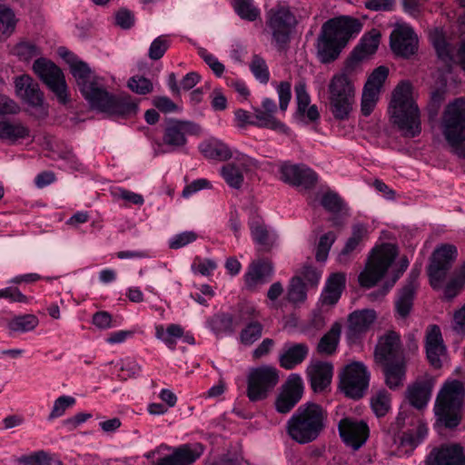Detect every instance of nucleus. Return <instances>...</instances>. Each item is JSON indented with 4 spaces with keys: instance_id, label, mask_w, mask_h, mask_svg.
<instances>
[{
    "instance_id": "obj_20",
    "label": "nucleus",
    "mask_w": 465,
    "mask_h": 465,
    "mask_svg": "<svg viewBox=\"0 0 465 465\" xmlns=\"http://www.w3.org/2000/svg\"><path fill=\"white\" fill-rule=\"evenodd\" d=\"M257 165V160L246 154L239 153L235 157V163L223 165L220 173L229 186L239 189L243 183L242 171Z\"/></svg>"
},
{
    "instance_id": "obj_50",
    "label": "nucleus",
    "mask_w": 465,
    "mask_h": 465,
    "mask_svg": "<svg viewBox=\"0 0 465 465\" xmlns=\"http://www.w3.org/2000/svg\"><path fill=\"white\" fill-rule=\"evenodd\" d=\"M13 52L23 61H29L40 54L39 48L30 42H21L17 44L14 47Z\"/></svg>"
},
{
    "instance_id": "obj_26",
    "label": "nucleus",
    "mask_w": 465,
    "mask_h": 465,
    "mask_svg": "<svg viewBox=\"0 0 465 465\" xmlns=\"http://www.w3.org/2000/svg\"><path fill=\"white\" fill-rule=\"evenodd\" d=\"M311 387L315 392L323 391L331 382L333 366L327 361H312L306 370Z\"/></svg>"
},
{
    "instance_id": "obj_49",
    "label": "nucleus",
    "mask_w": 465,
    "mask_h": 465,
    "mask_svg": "<svg viewBox=\"0 0 465 465\" xmlns=\"http://www.w3.org/2000/svg\"><path fill=\"white\" fill-rule=\"evenodd\" d=\"M75 403V399L72 396L63 395L58 397L53 405L52 411L48 416L49 420L63 416L65 411Z\"/></svg>"
},
{
    "instance_id": "obj_48",
    "label": "nucleus",
    "mask_w": 465,
    "mask_h": 465,
    "mask_svg": "<svg viewBox=\"0 0 465 465\" xmlns=\"http://www.w3.org/2000/svg\"><path fill=\"white\" fill-rule=\"evenodd\" d=\"M250 229L253 241L262 246L268 244L269 233L263 223L259 217H254L250 222Z\"/></svg>"
},
{
    "instance_id": "obj_27",
    "label": "nucleus",
    "mask_w": 465,
    "mask_h": 465,
    "mask_svg": "<svg viewBox=\"0 0 465 465\" xmlns=\"http://www.w3.org/2000/svg\"><path fill=\"white\" fill-rule=\"evenodd\" d=\"M419 273L418 270H411L405 285L400 290L395 301L396 312L401 318H406L412 309L415 292L418 287Z\"/></svg>"
},
{
    "instance_id": "obj_55",
    "label": "nucleus",
    "mask_w": 465,
    "mask_h": 465,
    "mask_svg": "<svg viewBox=\"0 0 465 465\" xmlns=\"http://www.w3.org/2000/svg\"><path fill=\"white\" fill-rule=\"evenodd\" d=\"M170 46V42L166 35L156 37L151 44L148 51V56L152 60H159L162 58Z\"/></svg>"
},
{
    "instance_id": "obj_45",
    "label": "nucleus",
    "mask_w": 465,
    "mask_h": 465,
    "mask_svg": "<svg viewBox=\"0 0 465 465\" xmlns=\"http://www.w3.org/2000/svg\"><path fill=\"white\" fill-rule=\"evenodd\" d=\"M371 409L377 417H383L391 409V398L387 391L377 392L371 401Z\"/></svg>"
},
{
    "instance_id": "obj_51",
    "label": "nucleus",
    "mask_w": 465,
    "mask_h": 465,
    "mask_svg": "<svg viewBox=\"0 0 465 465\" xmlns=\"http://www.w3.org/2000/svg\"><path fill=\"white\" fill-rule=\"evenodd\" d=\"M321 204L327 212L338 213L342 210L344 203L336 193L327 192L322 195Z\"/></svg>"
},
{
    "instance_id": "obj_13",
    "label": "nucleus",
    "mask_w": 465,
    "mask_h": 465,
    "mask_svg": "<svg viewBox=\"0 0 465 465\" xmlns=\"http://www.w3.org/2000/svg\"><path fill=\"white\" fill-rule=\"evenodd\" d=\"M370 375L362 362L353 361L346 365L341 374V390L351 399L361 398L368 389Z\"/></svg>"
},
{
    "instance_id": "obj_12",
    "label": "nucleus",
    "mask_w": 465,
    "mask_h": 465,
    "mask_svg": "<svg viewBox=\"0 0 465 465\" xmlns=\"http://www.w3.org/2000/svg\"><path fill=\"white\" fill-rule=\"evenodd\" d=\"M200 127L191 121L170 119L167 121L163 134V143L166 146L161 153H170L183 149L187 143V136L198 134Z\"/></svg>"
},
{
    "instance_id": "obj_42",
    "label": "nucleus",
    "mask_w": 465,
    "mask_h": 465,
    "mask_svg": "<svg viewBox=\"0 0 465 465\" xmlns=\"http://www.w3.org/2000/svg\"><path fill=\"white\" fill-rule=\"evenodd\" d=\"M288 301L292 303L297 304L303 302L307 298L305 284L299 276H294L291 279L288 292Z\"/></svg>"
},
{
    "instance_id": "obj_53",
    "label": "nucleus",
    "mask_w": 465,
    "mask_h": 465,
    "mask_svg": "<svg viewBox=\"0 0 465 465\" xmlns=\"http://www.w3.org/2000/svg\"><path fill=\"white\" fill-rule=\"evenodd\" d=\"M335 239L336 236L332 232H329L321 236L316 250V260L318 262H325L327 260L330 249L335 242Z\"/></svg>"
},
{
    "instance_id": "obj_19",
    "label": "nucleus",
    "mask_w": 465,
    "mask_h": 465,
    "mask_svg": "<svg viewBox=\"0 0 465 465\" xmlns=\"http://www.w3.org/2000/svg\"><path fill=\"white\" fill-rule=\"evenodd\" d=\"M16 94L30 106L39 109L45 114L44 94L39 88V84L27 74L18 76L15 80Z\"/></svg>"
},
{
    "instance_id": "obj_7",
    "label": "nucleus",
    "mask_w": 465,
    "mask_h": 465,
    "mask_svg": "<svg viewBox=\"0 0 465 465\" xmlns=\"http://www.w3.org/2000/svg\"><path fill=\"white\" fill-rule=\"evenodd\" d=\"M441 131L451 151L460 158H465V99L458 98L446 107Z\"/></svg>"
},
{
    "instance_id": "obj_1",
    "label": "nucleus",
    "mask_w": 465,
    "mask_h": 465,
    "mask_svg": "<svg viewBox=\"0 0 465 465\" xmlns=\"http://www.w3.org/2000/svg\"><path fill=\"white\" fill-rule=\"evenodd\" d=\"M391 120L405 137H416L421 132L420 113L412 97L410 83L399 84L389 105Z\"/></svg>"
},
{
    "instance_id": "obj_58",
    "label": "nucleus",
    "mask_w": 465,
    "mask_h": 465,
    "mask_svg": "<svg viewBox=\"0 0 465 465\" xmlns=\"http://www.w3.org/2000/svg\"><path fill=\"white\" fill-rule=\"evenodd\" d=\"M128 87L138 94H147L153 91L152 82L140 75L131 77L128 81Z\"/></svg>"
},
{
    "instance_id": "obj_35",
    "label": "nucleus",
    "mask_w": 465,
    "mask_h": 465,
    "mask_svg": "<svg viewBox=\"0 0 465 465\" xmlns=\"http://www.w3.org/2000/svg\"><path fill=\"white\" fill-rule=\"evenodd\" d=\"M30 130L20 122L1 121L0 139L15 143L17 141L29 137Z\"/></svg>"
},
{
    "instance_id": "obj_23",
    "label": "nucleus",
    "mask_w": 465,
    "mask_h": 465,
    "mask_svg": "<svg viewBox=\"0 0 465 465\" xmlns=\"http://www.w3.org/2000/svg\"><path fill=\"white\" fill-rule=\"evenodd\" d=\"M425 347L430 364L435 369H440L442 365V357L445 355L446 347L439 326L431 325L429 327L426 333Z\"/></svg>"
},
{
    "instance_id": "obj_17",
    "label": "nucleus",
    "mask_w": 465,
    "mask_h": 465,
    "mask_svg": "<svg viewBox=\"0 0 465 465\" xmlns=\"http://www.w3.org/2000/svg\"><path fill=\"white\" fill-rule=\"evenodd\" d=\"M390 44L395 54L409 57L418 48V37L410 25H398L391 34Z\"/></svg>"
},
{
    "instance_id": "obj_60",
    "label": "nucleus",
    "mask_w": 465,
    "mask_h": 465,
    "mask_svg": "<svg viewBox=\"0 0 465 465\" xmlns=\"http://www.w3.org/2000/svg\"><path fill=\"white\" fill-rule=\"evenodd\" d=\"M198 54L201 56V58L208 64V66L213 70V74L221 77L225 70L224 65L219 62L217 57H215L213 54L209 53L204 48H200L198 50Z\"/></svg>"
},
{
    "instance_id": "obj_21",
    "label": "nucleus",
    "mask_w": 465,
    "mask_h": 465,
    "mask_svg": "<svg viewBox=\"0 0 465 465\" xmlns=\"http://www.w3.org/2000/svg\"><path fill=\"white\" fill-rule=\"evenodd\" d=\"M374 356L377 362L405 359L400 335L395 331H389L381 337L376 346Z\"/></svg>"
},
{
    "instance_id": "obj_36",
    "label": "nucleus",
    "mask_w": 465,
    "mask_h": 465,
    "mask_svg": "<svg viewBox=\"0 0 465 465\" xmlns=\"http://www.w3.org/2000/svg\"><path fill=\"white\" fill-rule=\"evenodd\" d=\"M200 152L208 159L225 161L232 155L229 146L221 140L213 139L199 145Z\"/></svg>"
},
{
    "instance_id": "obj_54",
    "label": "nucleus",
    "mask_w": 465,
    "mask_h": 465,
    "mask_svg": "<svg viewBox=\"0 0 465 465\" xmlns=\"http://www.w3.org/2000/svg\"><path fill=\"white\" fill-rule=\"evenodd\" d=\"M15 27L14 12L7 7L0 5V32L3 35H10Z\"/></svg>"
},
{
    "instance_id": "obj_15",
    "label": "nucleus",
    "mask_w": 465,
    "mask_h": 465,
    "mask_svg": "<svg viewBox=\"0 0 465 465\" xmlns=\"http://www.w3.org/2000/svg\"><path fill=\"white\" fill-rule=\"evenodd\" d=\"M280 179L292 186L310 189L317 183L318 176L304 164L283 163L280 166Z\"/></svg>"
},
{
    "instance_id": "obj_43",
    "label": "nucleus",
    "mask_w": 465,
    "mask_h": 465,
    "mask_svg": "<svg viewBox=\"0 0 465 465\" xmlns=\"http://www.w3.org/2000/svg\"><path fill=\"white\" fill-rule=\"evenodd\" d=\"M38 324L35 315L25 314L14 318L8 322V328L13 331L26 332L34 330Z\"/></svg>"
},
{
    "instance_id": "obj_44",
    "label": "nucleus",
    "mask_w": 465,
    "mask_h": 465,
    "mask_svg": "<svg viewBox=\"0 0 465 465\" xmlns=\"http://www.w3.org/2000/svg\"><path fill=\"white\" fill-rule=\"evenodd\" d=\"M233 8L236 14L248 21H254L260 15L259 9L253 6L252 0H233Z\"/></svg>"
},
{
    "instance_id": "obj_33",
    "label": "nucleus",
    "mask_w": 465,
    "mask_h": 465,
    "mask_svg": "<svg viewBox=\"0 0 465 465\" xmlns=\"http://www.w3.org/2000/svg\"><path fill=\"white\" fill-rule=\"evenodd\" d=\"M381 363L384 365L383 372L386 385L392 390L402 386L406 375L405 359Z\"/></svg>"
},
{
    "instance_id": "obj_9",
    "label": "nucleus",
    "mask_w": 465,
    "mask_h": 465,
    "mask_svg": "<svg viewBox=\"0 0 465 465\" xmlns=\"http://www.w3.org/2000/svg\"><path fill=\"white\" fill-rule=\"evenodd\" d=\"M397 254L398 249L391 243H383L373 249L364 271L359 275L360 284L367 288L375 285L385 274Z\"/></svg>"
},
{
    "instance_id": "obj_8",
    "label": "nucleus",
    "mask_w": 465,
    "mask_h": 465,
    "mask_svg": "<svg viewBox=\"0 0 465 465\" xmlns=\"http://www.w3.org/2000/svg\"><path fill=\"white\" fill-rule=\"evenodd\" d=\"M296 25V17L286 5H277L266 14V26L272 35V43L279 51L287 48Z\"/></svg>"
},
{
    "instance_id": "obj_41",
    "label": "nucleus",
    "mask_w": 465,
    "mask_h": 465,
    "mask_svg": "<svg viewBox=\"0 0 465 465\" xmlns=\"http://www.w3.org/2000/svg\"><path fill=\"white\" fill-rule=\"evenodd\" d=\"M209 325L216 335H220L222 333L232 334L234 331L233 318L228 313L214 316L209 322Z\"/></svg>"
},
{
    "instance_id": "obj_63",
    "label": "nucleus",
    "mask_w": 465,
    "mask_h": 465,
    "mask_svg": "<svg viewBox=\"0 0 465 465\" xmlns=\"http://www.w3.org/2000/svg\"><path fill=\"white\" fill-rule=\"evenodd\" d=\"M279 107L285 112L292 98V86L289 82H281L277 86Z\"/></svg>"
},
{
    "instance_id": "obj_52",
    "label": "nucleus",
    "mask_w": 465,
    "mask_h": 465,
    "mask_svg": "<svg viewBox=\"0 0 465 465\" xmlns=\"http://www.w3.org/2000/svg\"><path fill=\"white\" fill-rule=\"evenodd\" d=\"M389 70L386 66L377 67L369 76L365 87L381 92V89L388 77Z\"/></svg>"
},
{
    "instance_id": "obj_31",
    "label": "nucleus",
    "mask_w": 465,
    "mask_h": 465,
    "mask_svg": "<svg viewBox=\"0 0 465 465\" xmlns=\"http://www.w3.org/2000/svg\"><path fill=\"white\" fill-rule=\"evenodd\" d=\"M380 38L381 35L376 31L364 35L347 62L353 61V66L357 67L361 60L376 52L380 44Z\"/></svg>"
},
{
    "instance_id": "obj_16",
    "label": "nucleus",
    "mask_w": 465,
    "mask_h": 465,
    "mask_svg": "<svg viewBox=\"0 0 465 465\" xmlns=\"http://www.w3.org/2000/svg\"><path fill=\"white\" fill-rule=\"evenodd\" d=\"M338 430L346 445L353 450L360 449L369 437V427L363 420L343 418L339 421Z\"/></svg>"
},
{
    "instance_id": "obj_39",
    "label": "nucleus",
    "mask_w": 465,
    "mask_h": 465,
    "mask_svg": "<svg viewBox=\"0 0 465 465\" xmlns=\"http://www.w3.org/2000/svg\"><path fill=\"white\" fill-rule=\"evenodd\" d=\"M341 335V325L334 323L331 330L320 340L317 350L322 354L331 355L335 352Z\"/></svg>"
},
{
    "instance_id": "obj_38",
    "label": "nucleus",
    "mask_w": 465,
    "mask_h": 465,
    "mask_svg": "<svg viewBox=\"0 0 465 465\" xmlns=\"http://www.w3.org/2000/svg\"><path fill=\"white\" fill-rule=\"evenodd\" d=\"M366 234L367 228L364 224L357 223L352 226L351 236L347 240L345 246L339 254V261L341 262L348 261L349 254L356 250Z\"/></svg>"
},
{
    "instance_id": "obj_46",
    "label": "nucleus",
    "mask_w": 465,
    "mask_h": 465,
    "mask_svg": "<svg viewBox=\"0 0 465 465\" xmlns=\"http://www.w3.org/2000/svg\"><path fill=\"white\" fill-rule=\"evenodd\" d=\"M262 325L259 322H252L241 331L240 340L244 345H252L262 334Z\"/></svg>"
},
{
    "instance_id": "obj_6",
    "label": "nucleus",
    "mask_w": 465,
    "mask_h": 465,
    "mask_svg": "<svg viewBox=\"0 0 465 465\" xmlns=\"http://www.w3.org/2000/svg\"><path fill=\"white\" fill-rule=\"evenodd\" d=\"M464 396L465 389L461 381H446L436 397L433 408L437 422L448 429L458 427L462 418Z\"/></svg>"
},
{
    "instance_id": "obj_24",
    "label": "nucleus",
    "mask_w": 465,
    "mask_h": 465,
    "mask_svg": "<svg viewBox=\"0 0 465 465\" xmlns=\"http://www.w3.org/2000/svg\"><path fill=\"white\" fill-rule=\"evenodd\" d=\"M59 54L69 64L71 74L75 79L80 92L83 91L84 87L91 84L94 78L100 77L92 72L86 63L77 59L73 53L65 48H60Z\"/></svg>"
},
{
    "instance_id": "obj_34",
    "label": "nucleus",
    "mask_w": 465,
    "mask_h": 465,
    "mask_svg": "<svg viewBox=\"0 0 465 465\" xmlns=\"http://www.w3.org/2000/svg\"><path fill=\"white\" fill-rule=\"evenodd\" d=\"M308 352L309 348L304 343L290 345L280 355V364L286 370H292L305 360Z\"/></svg>"
},
{
    "instance_id": "obj_22",
    "label": "nucleus",
    "mask_w": 465,
    "mask_h": 465,
    "mask_svg": "<svg viewBox=\"0 0 465 465\" xmlns=\"http://www.w3.org/2000/svg\"><path fill=\"white\" fill-rule=\"evenodd\" d=\"M303 391L302 380L298 374H291L285 388L276 401V410L281 413L289 412L301 400Z\"/></svg>"
},
{
    "instance_id": "obj_28",
    "label": "nucleus",
    "mask_w": 465,
    "mask_h": 465,
    "mask_svg": "<svg viewBox=\"0 0 465 465\" xmlns=\"http://www.w3.org/2000/svg\"><path fill=\"white\" fill-rule=\"evenodd\" d=\"M426 465H465L463 449L459 445L434 449L427 457Z\"/></svg>"
},
{
    "instance_id": "obj_56",
    "label": "nucleus",
    "mask_w": 465,
    "mask_h": 465,
    "mask_svg": "<svg viewBox=\"0 0 465 465\" xmlns=\"http://www.w3.org/2000/svg\"><path fill=\"white\" fill-rule=\"evenodd\" d=\"M250 69L255 78L262 84H266L269 81L270 74L265 61L259 55L252 57L250 64Z\"/></svg>"
},
{
    "instance_id": "obj_32",
    "label": "nucleus",
    "mask_w": 465,
    "mask_h": 465,
    "mask_svg": "<svg viewBox=\"0 0 465 465\" xmlns=\"http://www.w3.org/2000/svg\"><path fill=\"white\" fill-rule=\"evenodd\" d=\"M429 35L438 57L450 66L455 62V48L447 42L441 29L435 28L430 32Z\"/></svg>"
},
{
    "instance_id": "obj_3",
    "label": "nucleus",
    "mask_w": 465,
    "mask_h": 465,
    "mask_svg": "<svg viewBox=\"0 0 465 465\" xmlns=\"http://www.w3.org/2000/svg\"><path fill=\"white\" fill-rule=\"evenodd\" d=\"M327 412L316 403L301 405L287 421V433L299 444L314 441L326 427Z\"/></svg>"
},
{
    "instance_id": "obj_2",
    "label": "nucleus",
    "mask_w": 465,
    "mask_h": 465,
    "mask_svg": "<svg viewBox=\"0 0 465 465\" xmlns=\"http://www.w3.org/2000/svg\"><path fill=\"white\" fill-rule=\"evenodd\" d=\"M361 24L348 16L328 20L322 27L318 39V54L324 63L334 61L352 35L361 31Z\"/></svg>"
},
{
    "instance_id": "obj_61",
    "label": "nucleus",
    "mask_w": 465,
    "mask_h": 465,
    "mask_svg": "<svg viewBox=\"0 0 465 465\" xmlns=\"http://www.w3.org/2000/svg\"><path fill=\"white\" fill-rule=\"evenodd\" d=\"M0 299H6L10 302L28 303L30 298L23 294L17 287L0 289Z\"/></svg>"
},
{
    "instance_id": "obj_47",
    "label": "nucleus",
    "mask_w": 465,
    "mask_h": 465,
    "mask_svg": "<svg viewBox=\"0 0 465 465\" xmlns=\"http://www.w3.org/2000/svg\"><path fill=\"white\" fill-rule=\"evenodd\" d=\"M380 93L374 89L363 87L361 104V111L363 115L368 116L372 113L379 100Z\"/></svg>"
},
{
    "instance_id": "obj_40",
    "label": "nucleus",
    "mask_w": 465,
    "mask_h": 465,
    "mask_svg": "<svg viewBox=\"0 0 465 465\" xmlns=\"http://www.w3.org/2000/svg\"><path fill=\"white\" fill-rule=\"evenodd\" d=\"M183 336V329L178 324H170L165 329L163 325L155 326V337L174 350L176 340Z\"/></svg>"
},
{
    "instance_id": "obj_10",
    "label": "nucleus",
    "mask_w": 465,
    "mask_h": 465,
    "mask_svg": "<svg viewBox=\"0 0 465 465\" xmlns=\"http://www.w3.org/2000/svg\"><path fill=\"white\" fill-rule=\"evenodd\" d=\"M278 381V371L272 366L263 365L252 369L247 376L248 399L253 402L264 400Z\"/></svg>"
},
{
    "instance_id": "obj_57",
    "label": "nucleus",
    "mask_w": 465,
    "mask_h": 465,
    "mask_svg": "<svg viewBox=\"0 0 465 465\" xmlns=\"http://www.w3.org/2000/svg\"><path fill=\"white\" fill-rule=\"evenodd\" d=\"M294 91L297 102V110L300 114H303L311 103V97L307 92L305 82L302 80L299 81L295 84Z\"/></svg>"
},
{
    "instance_id": "obj_29",
    "label": "nucleus",
    "mask_w": 465,
    "mask_h": 465,
    "mask_svg": "<svg viewBox=\"0 0 465 465\" xmlns=\"http://www.w3.org/2000/svg\"><path fill=\"white\" fill-rule=\"evenodd\" d=\"M374 310L364 309L351 312L348 317L347 336L350 340H355L366 332L376 320Z\"/></svg>"
},
{
    "instance_id": "obj_64",
    "label": "nucleus",
    "mask_w": 465,
    "mask_h": 465,
    "mask_svg": "<svg viewBox=\"0 0 465 465\" xmlns=\"http://www.w3.org/2000/svg\"><path fill=\"white\" fill-rule=\"evenodd\" d=\"M92 322L95 327L101 330L114 327L111 314L104 311L95 312L93 316Z\"/></svg>"
},
{
    "instance_id": "obj_59",
    "label": "nucleus",
    "mask_w": 465,
    "mask_h": 465,
    "mask_svg": "<svg viewBox=\"0 0 465 465\" xmlns=\"http://www.w3.org/2000/svg\"><path fill=\"white\" fill-rule=\"evenodd\" d=\"M198 235L193 231H186L173 235L169 240L171 249H180L197 240Z\"/></svg>"
},
{
    "instance_id": "obj_14",
    "label": "nucleus",
    "mask_w": 465,
    "mask_h": 465,
    "mask_svg": "<svg viewBox=\"0 0 465 465\" xmlns=\"http://www.w3.org/2000/svg\"><path fill=\"white\" fill-rule=\"evenodd\" d=\"M457 254V248L452 244H442L434 251L429 266V276L433 288L444 280Z\"/></svg>"
},
{
    "instance_id": "obj_4",
    "label": "nucleus",
    "mask_w": 465,
    "mask_h": 465,
    "mask_svg": "<svg viewBox=\"0 0 465 465\" xmlns=\"http://www.w3.org/2000/svg\"><path fill=\"white\" fill-rule=\"evenodd\" d=\"M355 69L353 61L347 62L344 67L335 73L328 83L330 110L337 120L348 119L352 111L356 93L353 77Z\"/></svg>"
},
{
    "instance_id": "obj_62",
    "label": "nucleus",
    "mask_w": 465,
    "mask_h": 465,
    "mask_svg": "<svg viewBox=\"0 0 465 465\" xmlns=\"http://www.w3.org/2000/svg\"><path fill=\"white\" fill-rule=\"evenodd\" d=\"M216 268V262L211 259L196 258L193 263L192 264L193 271L203 276L210 275Z\"/></svg>"
},
{
    "instance_id": "obj_30",
    "label": "nucleus",
    "mask_w": 465,
    "mask_h": 465,
    "mask_svg": "<svg viewBox=\"0 0 465 465\" xmlns=\"http://www.w3.org/2000/svg\"><path fill=\"white\" fill-rule=\"evenodd\" d=\"M433 381L426 379L418 381L408 387L407 398L413 407L421 410L425 408L430 399Z\"/></svg>"
},
{
    "instance_id": "obj_11",
    "label": "nucleus",
    "mask_w": 465,
    "mask_h": 465,
    "mask_svg": "<svg viewBox=\"0 0 465 465\" xmlns=\"http://www.w3.org/2000/svg\"><path fill=\"white\" fill-rule=\"evenodd\" d=\"M34 72L55 94L62 104H67L68 88L62 70L52 61L45 58H38L33 64Z\"/></svg>"
},
{
    "instance_id": "obj_25",
    "label": "nucleus",
    "mask_w": 465,
    "mask_h": 465,
    "mask_svg": "<svg viewBox=\"0 0 465 465\" xmlns=\"http://www.w3.org/2000/svg\"><path fill=\"white\" fill-rule=\"evenodd\" d=\"M203 452L200 443L184 444L177 448L172 454L159 459L154 465H191Z\"/></svg>"
},
{
    "instance_id": "obj_37",
    "label": "nucleus",
    "mask_w": 465,
    "mask_h": 465,
    "mask_svg": "<svg viewBox=\"0 0 465 465\" xmlns=\"http://www.w3.org/2000/svg\"><path fill=\"white\" fill-rule=\"evenodd\" d=\"M252 125L281 133L287 131V127L283 123L277 120L274 115L258 107L253 109V122H252Z\"/></svg>"
},
{
    "instance_id": "obj_5",
    "label": "nucleus",
    "mask_w": 465,
    "mask_h": 465,
    "mask_svg": "<svg viewBox=\"0 0 465 465\" xmlns=\"http://www.w3.org/2000/svg\"><path fill=\"white\" fill-rule=\"evenodd\" d=\"M92 110L111 115H133L136 114L138 105L128 94H114L109 93L102 77L94 78L91 84L80 92Z\"/></svg>"
},
{
    "instance_id": "obj_18",
    "label": "nucleus",
    "mask_w": 465,
    "mask_h": 465,
    "mask_svg": "<svg viewBox=\"0 0 465 465\" xmlns=\"http://www.w3.org/2000/svg\"><path fill=\"white\" fill-rule=\"evenodd\" d=\"M274 274V267L271 261L259 259L252 261L244 273V283L248 290L253 291L268 283Z\"/></svg>"
}]
</instances>
